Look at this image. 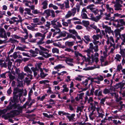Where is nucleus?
I'll use <instances>...</instances> for the list:
<instances>
[{"label":"nucleus","mask_w":125,"mask_h":125,"mask_svg":"<svg viewBox=\"0 0 125 125\" xmlns=\"http://www.w3.org/2000/svg\"><path fill=\"white\" fill-rule=\"evenodd\" d=\"M19 114V112L18 110H12L10 112L7 113L6 114L3 115L2 116V117L5 120H7L10 118L13 117L15 115Z\"/></svg>","instance_id":"nucleus-1"},{"label":"nucleus","mask_w":125,"mask_h":125,"mask_svg":"<svg viewBox=\"0 0 125 125\" xmlns=\"http://www.w3.org/2000/svg\"><path fill=\"white\" fill-rule=\"evenodd\" d=\"M39 47L42 50L46 52H40V54L41 55H42L43 57L46 58H48L49 57L52 56L51 54L48 53L49 52V50L40 46H39Z\"/></svg>","instance_id":"nucleus-2"},{"label":"nucleus","mask_w":125,"mask_h":125,"mask_svg":"<svg viewBox=\"0 0 125 125\" xmlns=\"http://www.w3.org/2000/svg\"><path fill=\"white\" fill-rule=\"evenodd\" d=\"M75 116V114H71L67 113L66 116L69 121L73 122L76 120V118L74 117Z\"/></svg>","instance_id":"nucleus-3"},{"label":"nucleus","mask_w":125,"mask_h":125,"mask_svg":"<svg viewBox=\"0 0 125 125\" xmlns=\"http://www.w3.org/2000/svg\"><path fill=\"white\" fill-rule=\"evenodd\" d=\"M23 3L25 4L26 6L30 8L31 9L33 10L35 8V6L33 5V3L30 1L26 0H23Z\"/></svg>","instance_id":"nucleus-4"},{"label":"nucleus","mask_w":125,"mask_h":125,"mask_svg":"<svg viewBox=\"0 0 125 125\" xmlns=\"http://www.w3.org/2000/svg\"><path fill=\"white\" fill-rule=\"evenodd\" d=\"M96 111L97 112L98 115V117H99L103 118L104 115V113L103 110L101 108L99 107L96 108Z\"/></svg>","instance_id":"nucleus-5"},{"label":"nucleus","mask_w":125,"mask_h":125,"mask_svg":"<svg viewBox=\"0 0 125 125\" xmlns=\"http://www.w3.org/2000/svg\"><path fill=\"white\" fill-rule=\"evenodd\" d=\"M115 21L118 23L116 25L117 27H119L121 26L125 25V22L123 19L117 20Z\"/></svg>","instance_id":"nucleus-6"},{"label":"nucleus","mask_w":125,"mask_h":125,"mask_svg":"<svg viewBox=\"0 0 125 125\" xmlns=\"http://www.w3.org/2000/svg\"><path fill=\"white\" fill-rule=\"evenodd\" d=\"M24 70L25 72H27L28 73H29L28 74L29 75L28 76L30 77L31 79H32V75H31V74L32 72L30 68L28 66H26L24 68Z\"/></svg>","instance_id":"nucleus-7"},{"label":"nucleus","mask_w":125,"mask_h":125,"mask_svg":"<svg viewBox=\"0 0 125 125\" xmlns=\"http://www.w3.org/2000/svg\"><path fill=\"white\" fill-rule=\"evenodd\" d=\"M0 37L6 39L7 38L6 34L4 29L3 28L0 29Z\"/></svg>","instance_id":"nucleus-8"},{"label":"nucleus","mask_w":125,"mask_h":125,"mask_svg":"<svg viewBox=\"0 0 125 125\" xmlns=\"http://www.w3.org/2000/svg\"><path fill=\"white\" fill-rule=\"evenodd\" d=\"M123 29V28H121L120 29H117L114 31L115 33V35L116 37H117L118 35L120 36V32Z\"/></svg>","instance_id":"nucleus-9"},{"label":"nucleus","mask_w":125,"mask_h":125,"mask_svg":"<svg viewBox=\"0 0 125 125\" xmlns=\"http://www.w3.org/2000/svg\"><path fill=\"white\" fill-rule=\"evenodd\" d=\"M0 66L1 68L7 67V64L5 62L4 60L0 59Z\"/></svg>","instance_id":"nucleus-10"},{"label":"nucleus","mask_w":125,"mask_h":125,"mask_svg":"<svg viewBox=\"0 0 125 125\" xmlns=\"http://www.w3.org/2000/svg\"><path fill=\"white\" fill-rule=\"evenodd\" d=\"M48 2L47 0H45L42 3V4L43 6L42 7L43 9H45L47 8Z\"/></svg>","instance_id":"nucleus-11"},{"label":"nucleus","mask_w":125,"mask_h":125,"mask_svg":"<svg viewBox=\"0 0 125 125\" xmlns=\"http://www.w3.org/2000/svg\"><path fill=\"white\" fill-rule=\"evenodd\" d=\"M23 89H20L17 88H16L14 89L13 92V94H16L19 93V94H21L23 93Z\"/></svg>","instance_id":"nucleus-12"},{"label":"nucleus","mask_w":125,"mask_h":125,"mask_svg":"<svg viewBox=\"0 0 125 125\" xmlns=\"http://www.w3.org/2000/svg\"><path fill=\"white\" fill-rule=\"evenodd\" d=\"M103 27L104 29H105V31L106 32H108V33H110V31L111 30V28L107 26L103 25Z\"/></svg>","instance_id":"nucleus-13"},{"label":"nucleus","mask_w":125,"mask_h":125,"mask_svg":"<svg viewBox=\"0 0 125 125\" xmlns=\"http://www.w3.org/2000/svg\"><path fill=\"white\" fill-rule=\"evenodd\" d=\"M24 10L25 11L24 12L25 16H26L27 14L31 16L33 15V14L31 13V10L30 9L26 8Z\"/></svg>","instance_id":"nucleus-14"},{"label":"nucleus","mask_w":125,"mask_h":125,"mask_svg":"<svg viewBox=\"0 0 125 125\" xmlns=\"http://www.w3.org/2000/svg\"><path fill=\"white\" fill-rule=\"evenodd\" d=\"M115 44H113L112 43H110V47H112L111 48V49L110 52H109V53H114V50L115 49Z\"/></svg>","instance_id":"nucleus-15"},{"label":"nucleus","mask_w":125,"mask_h":125,"mask_svg":"<svg viewBox=\"0 0 125 125\" xmlns=\"http://www.w3.org/2000/svg\"><path fill=\"white\" fill-rule=\"evenodd\" d=\"M26 75L27 74L26 73H24L22 72L18 74V79L22 80L24 78V76Z\"/></svg>","instance_id":"nucleus-16"},{"label":"nucleus","mask_w":125,"mask_h":125,"mask_svg":"<svg viewBox=\"0 0 125 125\" xmlns=\"http://www.w3.org/2000/svg\"><path fill=\"white\" fill-rule=\"evenodd\" d=\"M106 7L107 9V11L110 13H113L114 12V10L113 9L110 7L108 4H107L106 5Z\"/></svg>","instance_id":"nucleus-17"},{"label":"nucleus","mask_w":125,"mask_h":125,"mask_svg":"<svg viewBox=\"0 0 125 125\" xmlns=\"http://www.w3.org/2000/svg\"><path fill=\"white\" fill-rule=\"evenodd\" d=\"M91 109H92V112L89 115V116L90 118L92 120L93 119V115L94 112L95 111L96 108H95L94 107H91ZM91 111V110H90Z\"/></svg>","instance_id":"nucleus-18"},{"label":"nucleus","mask_w":125,"mask_h":125,"mask_svg":"<svg viewBox=\"0 0 125 125\" xmlns=\"http://www.w3.org/2000/svg\"><path fill=\"white\" fill-rule=\"evenodd\" d=\"M112 42L113 43H114L115 41L113 37L111 36L108 39L107 41V45H110V43H111L110 42Z\"/></svg>","instance_id":"nucleus-19"},{"label":"nucleus","mask_w":125,"mask_h":125,"mask_svg":"<svg viewBox=\"0 0 125 125\" xmlns=\"http://www.w3.org/2000/svg\"><path fill=\"white\" fill-rule=\"evenodd\" d=\"M16 108V106L15 104H13L12 105H9L6 107V109L9 111V110L12 109H15Z\"/></svg>","instance_id":"nucleus-20"},{"label":"nucleus","mask_w":125,"mask_h":125,"mask_svg":"<svg viewBox=\"0 0 125 125\" xmlns=\"http://www.w3.org/2000/svg\"><path fill=\"white\" fill-rule=\"evenodd\" d=\"M40 71L41 73L40 74V77L42 78H43L45 77L47 75V74L46 73H45L43 72V70L42 69H40Z\"/></svg>","instance_id":"nucleus-21"},{"label":"nucleus","mask_w":125,"mask_h":125,"mask_svg":"<svg viewBox=\"0 0 125 125\" xmlns=\"http://www.w3.org/2000/svg\"><path fill=\"white\" fill-rule=\"evenodd\" d=\"M83 108L84 106L83 105L77 107L76 108V112L78 113L80 112V113H81V112H82Z\"/></svg>","instance_id":"nucleus-22"},{"label":"nucleus","mask_w":125,"mask_h":125,"mask_svg":"<svg viewBox=\"0 0 125 125\" xmlns=\"http://www.w3.org/2000/svg\"><path fill=\"white\" fill-rule=\"evenodd\" d=\"M120 38L123 41L121 45H124L125 43V34H122L120 36Z\"/></svg>","instance_id":"nucleus-23"},{"label":"nucleus","mask_w":125,"mask_h":125,"mask_svg":"<svg viewBox=\"0 0 125 125\" xmlns=\"http://www.w3.org/2000/svg\"><path fill=\"white\" fill-rule=\"evenodd\" d=\"M65 68V66H64L62 65V64H59L56 65L55 67H54V69L56 70H57L58 71H59V70H58L59 69H61L62 68Z\"/></svg>","instance_id":"nucleus-24"},{"label":"nucleus","mask_w":125,"mask_h":125,"mask_svg":"<svg viewBox=\"0 0 125 125\" xmlns=\"http://www.w3.org/2000/svg\"><path fill=\"white\" fill-rule=\"evenodd\" d=\"M74 42H66L65 43V44L66 46L69 47L72 46L74 44Z\"/></svg>","instance_id":"nucleus-25"},{"label":"nucleus","mask_w":125,"mask_h":125,"mask_svg":"<svg viewBox=\"0 0 125 125\" xmlns=\"http://www.w3.org/2000/svg\"><path fill=\"white\" fill-rule=\"evenodd\" d=\"M32 11V13L34 14H42V12H40L39 10L37 9H34Z\"/></svg>","instance_id":"nucleus-26"},{"label":"nucleus","mask_w":125,"mask_h":125,"mask_svg":"<svg viewBox=\"0 0 125 125\" xmlns=\"http://www.w3.org/2000/svg\"><path fill=\"white\" fill-rule=\"evenodd\" d=\"M50 10L49 9L45 10L44 12V14L47 17H49L50 15Z\"/></svg>","instance_id":"nucleus-27"},{"label":"nucleus","mask_w":125,"mask_h":125,"mask_svg":"<svg viewBox=\"0 0 125 125\" xmlns=\"http://www.w3.org/2000/svg\"><path fill=\"white\" fill-rule=\"evenodd\" d=\"M92 59L93 61H95L96 64H97L99 61L98 58V57H95L94 58L93 54L91 55Z\"/></svg>","instance_id":"nucleus-28"},{"label":"nucleus","mask_w":125,"mask_h":125,"mask_svg":"<svg viewBox=\"0 0 125 125\" xmlns=\"http://www.w3.org/2000/svg\"><path fill=\"white\" fill-rule=\"evenodd\" d=\"M115 59L116 61L120 62L121 59V56L119 54H117L115 57Z\"/></svg>","instance_id":"nucleus-29"},{"label":"nucleus","mask_w":125,"mask_h":125,"mask_svg":"<svg viewBox=\"0 0 125 125\" xmlns=\"http://www.w3.org/2000/svg\"><path fill=\"white\" fill-rule=\"evenodd\" d=\"M40 21H41L39 22L37 24L38 25H41L43 24L45 22L46 20L44 17H42L40 19Z\"/></svg>","instance_id":"nucleus-30"},{"label":"nucleus","mask_w":125,"mask_h":125,"mask_svg":"<svg viewBox=\"0 0 125 125\" xmlns=\"http://www.w3.org/2000/svg\"><path fill=\"white\" fill-rule=\"evenodd\" d=\"M28 76L29 75H27V77L25 78V80L24 81V82L27 83V84H29V83L31 81L30 80H31L30 79V77Z\"/></svg>","instance_id":"nucleus-31"},{"label":"nucleus","mask_w":125,"mask_h":125,"mask_svg":"<svg viewBox=\"0 0 125 125\" xmlns=\"http://www.w3.org/2000/svg\"><path fill=\"white\" fill-rule=\"evenodd\" d=\"M101 16L100 15L98 16H97L95 17H94L92 20L95 22H98L101 19Z\"/></svg>","instance_id":"nucleus-32"},{"label":"nucleus","mask_w":125,"mask_h":125,"mask_svg":"<svg viewBox=\"0 0 125 125\" xmlns=\"http://www.w3.org/2000/svg\"><path fill=\"white\" fill-rule=\"evenodd\" d=\"M57 21V20L56 19H54L53 20L51 21V24L54 26V27L56 29H57V27L55 24V22Z\"/></svg>","instance_id":"nucleus-33"},{"label":"nucleus","mask_w":125,"mask_h":125,"mask_svg":"<svg viewBox=\"0 0 125 125\" xmlns=\"http://www.w3.org/2000/svg\"><path fill=\"white\" fill-rule=\"evenodd\" d=\"M42 38L41 39L37 42V44H43L44 43V42H43V41L45 37V35L44 34H43V35L42 37Z\"/></svg>","instance_id":"nucleus-34"},{"label":"nucleus","mask_w":125,"mask_h":125,"mask_svg":"<svg viewBox=\"0 0 125 125\" xmlns=\"http://www.w3.org/2000/svg\"><path fill=\"white\" fill-rule=\"evenodd\" d=\"M100 36L99 34L94 35L92 36V38L93 41L98 40L99 39V37Z\"/></svg>","instance_id":"nucleus-35"},{"label":"nucleus","mask_w":125,"mask_h":125,"mask_svg":"<svg viewBox=\"0 0 125 125\" xmlns=\"http://www.w3.org/2000/svg\"><path fill=\"white\" fill-rule=\"evenodd\" d=\"M91 50H90V49H89L84 51V52L87 53V55L89 58H90V55L91 53L92 52Z\"/></svg>","instance_id":"nucleus-36"},{"label":"nucleus","mask_w":125,"mask_h":125,"mask_svg":"<svg viewBox=\"0 0 125 125\" xmlns=\"http://www.w3.org/2000/svg\"><path fill=\"white\" fill-rule=\"evenodd\" d=\"M31 94H29L28 95V100L29 101H28L27 102H26L24 105L23 106V107L24 108H26V106L27 105H28V104H29V102H30V101L31 100Z\"/></svg>","instance_id":"nucleus-37"},{"label":"nucleus","mask_w":125,"mask_h":125,"mask_svg":"<svg viewBox=\"0 0 125 125\" xmlns=\"http://www.w3.org/2000/svg\"><path fill=\"white\" fill-rule=\"evenodd\" d=\"M17 82L18 84L17 86L18 87H23V82L22 81H20L18 79H17Z\"/></svg>","instance_id":"nucleus-38"},{"label":"nucleus","mask_w":125,"mask_h":125,"mask_svg":"<svg viewBox=\"0 0 125 125\" xmlns=\"http://www.w3.org/2000/svg\"><path fill=\"white\" fill-rule=\"evenodd\" d=\"M105 15L106 16L105 19L106 20H110L112 18L110 16L111 14L110 13L107 14L106 13H105Z\"/></svg>","instance_id":"nucleus-39"},{"label":"nucleus","mask_w":125,"mask_h":125,"mask_svg":"<svg viewBox=\"0 0 125 125\" xmlns=\"http://www.w3.org/2000/svg\"><path fill=\"white\" fill-rule=\"evenodd\" d=\"M72 15L71 13L70 10H69L67 14L65 15V18L66 19L69 18Z\"/></svg>","instance_id":"nucleus-40"},{"label":"nucleus","mask_w":125,"mask_h":125,"mask_svg":"<svg viewBox=\"0 0 125 125\" xmlns=\"http://www.w3.org/2000/svg\"><path fill=\"white\" fill-rule=\"evenodd\" d=\"M66 37L67 38H72L74 40L76 39L75 36L72 34H68Z\"/></svg>","instance_id":"nucleus-41"},{"label":"nucleus","mask_w":125,"mask_h":125,"mask_svg":"<svg viewBox=\"0 0 125 125\" xmlns=\"http://www.w3.org/2000/svg\"><path fill=\"white\" fill-rule=\"evenodd\" d=\"M82 22L83 25L85 27H87L89 25V22L88 21H83Z\"/></svg>","instance_id":"nucleus-42"},{"label":"nucleus","mask_w":125,"mask_h":125,"mask_svg":"<svg viewBox=\"0 0 125 125\" xmlns=\"http://www.w3.org/2000/svg\"><path fill=\"white\" fill-rule=\"evenodd\" d=\"M72 15V16H74L76 12V9L75 8H73L72 9L71 11H70Z\"/></svg>","instance_id":"nucleus-43"},{"label":"nucleus","mask_w":125,"mask_h":125,"mask_svg":"<svg viewBox=\"0 0 125 125\" xmlns=\"http://www.w3.org/2000/svg\"><path fill=\"white\" fill-rule=\"evenodd\" d=\"M24 31V32L26 33V35L24 36V39H27L28 37V33L26 29H23Z\"/></svg>","instance_id":"nucleus-44"},{"label":"nucleus","mask_w":125,"mask_h":125,"mask_svg":"<svg viewBox=\"0 0 125 125\" xmlns=\"http://www.w3.org/2000/svg\"><path fill=\"white\" fill-rule=\"evenodd\" d=\"M95 79H97V80L98 81H99L100 82V81H102L104 80L103 76L101 75L97 76L95 77Z\"/></svg>","instance_id":"nucleus-45"},{"label":"nucleus","mask_w":125,"mask_h":125,"mask_svg":"<svg viewBox=\"0 0 125 125\" xmlns=\"http://www.w3.org/2000/svg\"><path fill=\"white\" fill-rule=\"evenodd\" d=\"M69 31L70 32L75 35V36L78 34L76 31L74 30H69Z\"/></svg>","instance_id":"nucleus-46"},{"label":"nucleus","mask_w":125,"mask_h":125,"mask_svg":"<svg viewBox=\"0 0 125 125\" xmlns=\"http://www.w3.org/2000/svg\"><path fill=\"white\" fill-rule=\"evenodd\" d=\"M8 111L6 108L3 110H0V116L2 114H4Z\"/></svg>","instance_id":"nucleus-47"},{"label":"nucleus","mask_w":125,"mask_h":125,"mask_svg":"<svg viewBox=\"0 0 125 125\" xmlns=\"http://www.w3.org/2000/svg\"><path fill=\"white\" fill-rule=\"evenodd\" d=\"M48 30V28H47L45 26L42 29H41L42 32L43 33H44L45 35V34L47 32V30Z\"/></svg>","instance_id":"nucleus-48"},{"label":"nucleus","mask_w":125,"mask_h":125,"mask_svg":"<svg viewBox=\"0 0 125 125\" xmlns=\"http://www.w3.org/2000/svg\"><path fill=\"white\" fill-rule=\"evenodd\" d=\"M43 115L44 116L48 118H52L53 117V115H48L47 113H43Z\"/></svg>","instance_id":"nucleus-49"},{"label":"nucleus","mask_w":125,"mask_h":125,"mask_svg":"<svg viewBox=\"0 0 125 125\" xmlns=\"http://www.w3.org/2000/svg\"><path fill=\"white\" fill-rule=\"evenodd\" d=\"M91 11L93 12L95 15H96L99 12V10L96 8H94Z\"/></svg>","instance_id":"nucleus-50"},{"label":"nucleus","mask_w":125,"mask_h":125,"mask_svg":"<svg viewBox=\"0 0 125 125\" xmlns=\"http://www.w3.org/2000/svg\"><path fill=\"white\" fill-rule=\"evenodd\" d=\"M67 113L64 112V111H60L58 112V115L60 116H62L64 115H66Z\"/></svg>","instance_id":"nucleus-51"},{"label":"nucleus","mask_w":125,"mask_h":125,"mask_svg":"<svg viewBox=\"0 0 125 125\" xmlns=\"http://www.w3.org/2000/svg\"><path fill=\"white\" fill-rule=\"evenodd\" d=\"M100 66L99 65H97L96 66H94V67H89L88 68V69L89 70H92L94 69L95 68H99Z\"/></svg>","instance_id":"nucleus-52"},{"label":"nucleus","mask_w":125,"mask_h":125,"mask_svg":"<svg viewBox=\"0 0 125 125\" xmlns=\"http://www.w3.org/2000/svg\"><path fill=\"white\" fill-rule=\"evenodd\" d=\"M94 4H92L87 6V9H89L92 11L94 8L93 7H94Z\"/></svg>","instance_id":"nucleus-53"},{"label":"nucleus","mask_w":125,"mask_h":125,"mask_svg":"<svg viewBox=\"0 0 125 125\" xmlns=\"http://www.w3.org/2000/svg\"><path fill=\"white\" fill-rule=\"evenodd\" d=\"M56 4L58 6H59L61 9H64V4H61L60 3H56Z\"/></svg>","instance_id":"nucleus-54"},{"label":"nucleus","mask_w":125,"mask_h":125,"mask_svg":"<svg viewBox=\"0 0 125 125\" xmlns=\"http://www.w3.org/2000/svg\"><path fill=\"white\" fill-rule=\"evenodd\" d=\"M65 7L66 8H69L70 7L69 0H66L65 2Z\"/></svg>","instance_id":"nucleus-55"},{"label":"nucleus","mask_w":125,"mask_h":125,"mask_svg":"<svg viewBox=\"0 0 125 125\" xmlns=\"http://www.w3.org/2000/svg\"><path fill=\"white\" fill-rule=\"evenodd\" d=\"M93 101V98L92 97H90L89 99L88 100V102L91 105V107L92 108V107H94L93 103L91 102Z\"/></svg>","instance_id":"nucleus-56"},{"label":"nucleus","mask_w":125,"mask_h":125,"mask_svg":"<svg viewBox=\"0 0 125 125\" xmlns=\"http://www.w3.org/2000/svg\"><path fill=\"white\" fill-rule=\"evenodd\" d=\"M81 16L83 19H86L88 18L87 15L86 13H81Z\"/></svg>","instance_id":"nucleus-57"},{"label":"nucleus","mask_w":125,"mask_h":125,"mask_svg":"<svg viewBox=\"0 0 125 125\" xmlns=\"http://www.w3.org/2000/svg\"><path fill=\"white\" fill-rule=\"evenodd\" d=\"M52 52L53 53H59V50L57 48H54L52 49Z\"/></svg>","instance_id":"nucleus-58"},{"label":"nucleus","mask_w":125,"mask_h":125,"mask_svg":"<svg viewBox=\"0 0 125 125\" xmlns=\"http://www.w3.org/2000/svg\"><path fill=\"white\" fill-rule=\"evenodd\" d=\"M123 69L122 67L121 64L118 65L117 66V70L120 71L121 70H122Z\"/></svg>","instance_id":"nucleus-59"},{"label":"nucleus","mask_w":125,"mask_h":125,"mask_svg":"<svg viewBox=\"0 0 125 125\" xmlns=\"http://www.w3.org/2000/svg\"><path fill=\"white\" fill-rule=\"evenodd\" d=\"M9 41L12 43H14L15 42H18L17 40L12 38L10 39Z\"/></svg>","instance_id":"nucleus-60"},{"label":"nucleus","mask_w":125,"mask_h":125,"mask_svg":"<svg viewBox=\"0 0 125 125\" xmlns=\"http://www.w3.org/2000/svg\"><path fill=\"white\" fill-rule=\"evenodd\" d=\"M90 37L89 35H86L84 37V39L88 42H90L91 41Z\"/></svg>","instance_id":"nucleus-61"},{"label":"nucleus","mask_w":125,"mask_h":125,"mask_svg":"<svg viewBox=\"0 0 125 125\" xmlns=\"http://www.w3.org/2000/svg\"><path fill=\"white\" fill-rule=\"evenodd\" d=\"M115 96L116 98V100L117 102H119V101L122 99V98L120 97L119 98L118 97V94H115Z\"/></svg>","instance_id":"nucleus-62"},{"label":"nucleus","mask_w":125,"mask_h":125,"mask_svg":"<svg viewBox=\"0 0 125 125\" xmlns=\"http://www.w3.org/2000/svg\"><path fill=\"white\" fill-rule=\"evenodd\" d=\"M73 60L72 59L70 58H67L65 60V61L66 63L69 62H73Z\"/></svg>","instance_id":"nucleus-63"},{"label":"nucleus","mask_w":125,"mask_h":125,"mask_svg":"<svg viewBox=\"0 0 125 125\" xmlns=\"http://www.w3.org/2000/svg\"><path fill=\"white\" fill-rule=\"evenodd\" d=\"M53 45L55 46L60 47L61 46V44L60 42H58V43H53Z\"/></svg>","instance_id":"nucleus-64"}]
</instances>
